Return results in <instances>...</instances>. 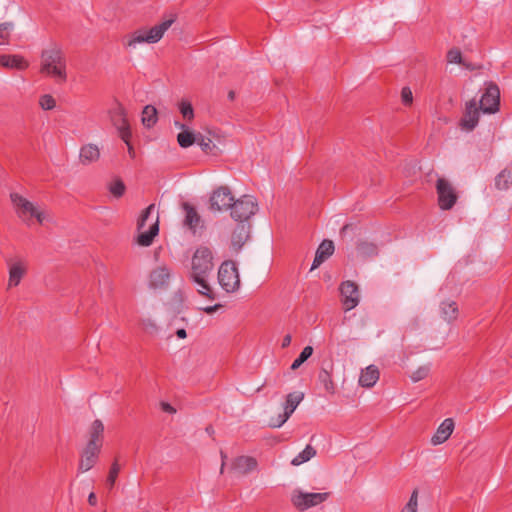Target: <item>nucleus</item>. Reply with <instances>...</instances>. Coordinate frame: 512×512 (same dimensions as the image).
<instances>
[{
	"instance_id": "nucleus-23",
	"label": "nucleus",
	"mask_w": 512,
	"mask_h": 512,
	"mask_svg": "<svg viewBox=\"0 0 512 512\" xmlns=\"http://www.w3.org/2000/svg\"><path fill=\"white\" fill-rule=\"evenodd\" d=\"M159 233V219L158 216L156 219L152 222L149 229L147 231H140L139 235L137 236V244L143 247H148L153 243L154 238Z\"/></svg>"
},
{
	"instance_id": "nucleus-31",
	"label": "nucleus",
	"mask_w": 512,
	"mask_h": 512,
	"mask_svg": "<svg viewBox=\"0 0 512 512\" xmlns=\"http://www.w3.org/2000/svg\"><path fill=\"white\" fill-rule=\"evenodd\" d=\"M157 119L156 108L152 105L145 106L142 112V124L147 128H151L157 123Z\"/></svg>"
},
{
	"instance_id": "nucleus-41",
	"label": "nucleus",
	"mask_w": 512,
	"mask_h": 512,
	"mask_svg": "<svg viewBox=\"0 0 512 512\" xmlns=\"http://www.w3.org/2000/svg\"><path fill=\"white\" fill-rule=\"evenodd\" d=\"M125 189V184L120 179H116L109 185L110 193L117 198L123 196Z\"/></svg>"
},
{
	"instance_id": "nucleus-4",
	"label": "nucleus",
	"mask_w": 512,
	"mask_h": 512,
	"mask_svg": "<svg viewBox=\"0 0 512 512\" xmlns=\"http://www.w3.org/2000/svg\"><path fill=\"white\" fill-rule=\"evenodd\" d=\"M230 215L235 221L245 223L258 211V203L253 196L243 195L233 201Z\"/></svg>"
},
{
	"instance_id": "nucleus-9",
	"label": "nucleus",
	"mask_w": 512,
	"mask_h": 512,
	"mask_svg": "<svg viewBox=\"0 0 512 512\" xmlns=\"http://www.w3.org/2000/svg\"><path fill=\"white\" fill-rule=\"evenodd\" d=\"M329 493H305L301 490H294L291 495V502L300 511L307 510L324 502Z\"/></svg>"
},
{
	"instance_id": "nucleus-30",
	"label": "nucleus",
	"mask_w": 512,
	"mask_h": 512,
	"mask_svg": "<svg viewBox=\"0 0 512 512\" xmlns=\"http://www.w3.org/2000/svg\"><path fill=\"white\" fill-rule=\"evenodd\" d=\"M441 317L451 323L458 318L459 310L455 301H443L440 305Z\"/></svg>"
},
{
	"instance_id": "nucleus-35",
	"label": "nucleus",
	"mask_w": 512,
	"mask_h": 512,
	"mask_svg": "<svg viewBox=\"0 0 512 512\" xmlns=\"http://www.w3.org/2000/svg\"><path fill=\"white\" fill-rule=\"evenodd\" d=\"M313 353V348L311 346H306L300 355L293 361L291 365L292 370L298 369L309 357H311Z\"/></svg>"
},
{
	"instance_id": "nucleus-47",
	"label": "nucleus",
	"mask_w": 512,
	"mask_h": 512,
	"mask_svg": "<svg viewBox=\"0 0 512 512\" xmlns=\"http://www.w3.org/2000/svg\"><path fill=\"white\" fill-rule=\"evenodd\" d=\"M33 217L36 218L39 224H43L44 221L47 219L46 214L43 211H40L38 208H36V213L33 214Z\"/></svg>"
},
{
	"instance_id": "nucleus-16",
	"label": "nucleus",
	"mask_w": 512,
	"mask_h": 512,
	"mask_svg": "<svg viewBox=\"0 0 512 512\" xmlns=\"http://www.w3.org/2000/svg\"><path fill=\"white\" fill-rule=\"evenodd\" d=\"M182 208L185 212V218L183 224L187 227L193 234H196L199 228H203V223L200 215L193 205L188 202L182 203Z\"/></svg>"
},
{
	"instance_id": "nucleus-1",
	"label": "nucleus",
	"mask_w": 512,
	"mask_h": 512,
	"mask_svg": "<svg viewBox=\"0 0 512 512\" xmlns=\"http://www.w3.org/2000/svg\"><path fill=\"white\" fill-rule=\"evenodd\" d=\"M213 267V253L211 249L207 246H199L192 256L190 278L198 285V293L212 300L214 295L208 283V277Z\"/></svg>"
},
{
	"instance_id": "nucleus-8",
	"label": "nucleus",
	"mask_w": 512,
	"mask_h": 512,
	"mask_svg": "<svg viewBox=\"0 0 512 512\" xmlns=\"http://www.w3.org/2000/svg\"><path fill=\"white\" fill-rule=\"evenodd\" d=\"M304 398L303 392H292L286 396L284 402V412L279 414L277 417H272L268 423L271 428H280L286 421L291 417L295 409L301 403Z\"/></svg>"
},
{
	"instance_id": "nucleus-33",
	"label": "nucleus",
	"mask_w": 512,
	"mask_h": 512,
	"mask_svg": "<svg viewBox=\"0 0 512 512\" xmlns=\"http://www.w3.org/2000/svg\"><path fill=\"white\" fill-rule=\"evenodd\" d=\"M316 455V450L311 445H307L305 449L300 452L296 457H294L291 461V464L294 466H299Z\"/></svg>"
},
{
	"instance_id": "nucleus-5",
	"label": "nucleus",
	"mask_w": 512,
	"mask_h": 512,
	"mask_svg": "<svg viewBox=\"0 0 512 512\" xmlns=\"http://www.w3.org/2000/svg\"><path fill=\"white\" fill-rule=\"evenodd\" d=\"M218 282L227 293H233L239 289V273L233 261L226 260L220 265L218 270Z\"/></svg>"
},
{
	"instance_id": "nucleus-42",
	"label": "nucleus",
	"mask_w": 512,
	"mask_h": 512,
	"mask_svg": "<svg viewBox=\"0 0 512 512\" xmlns=\"http://www.w3.org/2000/svg\"><path fill=\"white\" fill-rule=\"evenodd\" d=\"M39 105L43 110H52L56 106V101L50 94H45L40 97Z\"/></svg>"
},
{
	"instance_id": "nucleus-59",
	"label": "nucleus",
	"mask_w": 512,
	"mask_h": 512,
	"mask_svg": "<svg viewBox=\"0 0 512 512\" xmlns=\"http://www.w3.org/2000/svg\"><path fill=\"white\" fill-rule=\"evenodd\" d=\"M143 512H149V511H143Z\"/></svg>"
},
{
	"instance_id": "nucleus-26",
	"label": "nucleus",
	"mask_w": 512,
	"mask_h": 512,
	"mask_svg": "<svg viewBox=\"0 0 512 512\" xmlns=\"http://www.w3.org/2000/svg\"><path fill=\"white\" fill-rule=\"evenodd\" d=\"M170 272L166 267H158L150 273L149 283L152 288H161L168 284Z\"/></svg>"
},
{
	"instance_id": "nucleus-28",
	"label": "nucleus",
	"mask_w": 512,
	"mask_h": 512,
	"mask_svg": "<svg viewBox=\"0 0 512 512\" xmlns=\"http://www.w3.org/2000/svg\"><path fill=\"white\" fill-rule=\"evenodd\" d=\"M379 370L376 366L370 365L362 370L361 375L359 377V384L362 387L371 388L376 382L379 380Z\"/></svg>"
},
{
	"instance_id": "nucleus-3",
	"label": "nucleus",
	"mask_w": 512,
	"mask_h": 512,
	"mask_svg": "<svg viewBox=\"0 0 512 512\" xmlns=\"http://www.w3.org/2000/svg\"><path fill=\"white\" fill-rule=\"evenodd\" d=\"M40 71L58 79L60 82L66 81V58L58 45L53 44L42 51Z\"/></svg>"
},
{
	"instance_id": "nucleus-56",
	"label": "nucleus",
	"mask_w": 512,
	"mask_h": 512,
	"mask_svg": "<svg viewBox=\"0 0 512 512\" xmlns=\"http://www.w3.org/2000/svg\"><path fill=\"white\" fill-rule=\"evenodd\" d=\"M221 458H222V461H224V462L227 458V455L223 451H221Z\"/></svg>"
},
{
	"instance_id": "nucleus-48",
	"label": "nucleus",
	"mask_w": 512,
	"mask_h": 512,
	"mask_svg": "<svg viewBox=\"0 0 512 512\" xmlns=\"http://www.w3.org/2000/svg\"><path fill=\"white\" fill-rule=\"evenodd\" d=\"M161 408L164 412H167L170 414H173L176 412V409L173 406H171L169 403H166V402L161 403Z\"/></svg>"
},
{
	"instance_id": "nucleus-25",
	"label": "nucleus",
	"mask_w": 512,
	"mask_h": 512,
	"mask_svg": "<svg viewBox=\"0 0 512 512\" xmlns=\"http://www.w3.org/2000/svg\"><path fill=\"white\" fill-rule=\"evenodd\" d=\"M100 158V150L95 144L83 145L80 149L79 160L83 165H89L98 161Z\"/></svg>"
},
{
	"instance_id": "nucleus-43",
	"label": "nucleus",
	"mask_w": 512,
	"mask_h": 512,
	"mask_svg": "<svg viewBox=\"0 0 512 512\" xmlns=\"http://www.w3.org/2000/svg\"><path fill=\"white\" fill-rule=\"evenodd\" d=\"M447 62L454 64H463L462 53L458 48H452L447 53Z\"/></svg>"
},
{
	"instance_id": "nucleus-36",
	"label": "nucleus",
	"mask_w": 512,
	"mask_h": 512,
	"mask_svg": "<svg viewBox=\"0 0 512 512\" xmlns=\"http://www.w3.org/2000/svg\"><path fill=\"white\" fill-rule=\"evenodd\" d=\"M119 472H120V465L118 463V460L115 459V461L112 463V465L110 467V470H109V473L107 476V480H106V483H107V486L109 487V489H112L114 487Z\"/></svg>"
},
{
	"instance_id": "nucleus-15",
	"label": "nucleus",
	"mask_w": 512,
	"mask_h": 512,
	"mask_svg": "<svg viewBox=\"0 0 512 512\" xmlns=\"http://www.w3.org/2000/svg\"><path fill=\"white\" fill-rule=\"evenodd\" d=\"M480 108L477 107L475 99L466 103V108L463 117L460 120V126L463 130L472 131L479 122Z\"/></svg>"
},
{
	"instance_id": "nucleus-22",
	"label": "nucleus",
	"mask_w": 512,
	"mask_h": 512,
	"mask_svg": "<svg viewBox=\"0 0 512 512\" xmlns=\"http://www.w3.org/2000/svg\"><path fill=\"white\" fill-rule=\"evenodd\" d=\"M334 252V243L331 240H323L319 245L315 258L313 260L311 270L318 268L326 259H328Z\"/></svg>"
},
{
	"instance_id": "nucleus-50",
	"label": "nucleus",
	"mask_w": 512,
	"mask_h": 512,
	"mask_svg": "<svg viewBox=\"0 0 512 512\" xmlns=\"http://www.w3.org/2000/svg\"><path fill=\"white\" fill-rule=\"evenodd\" d=\"M88 503L91 506H95L97 504V498L94 492H91L88 496Z\"/></svg>"
},
{
	"instance_id": "nucleus-12",
	"label": "nucleus",
	"mask_w": 512,
	"mask_h": 512,
	"mask_svg": "<svg viewBox=\"0 0 512 512\" xmlns=\"http://www.w3.org/2000/svg\"><path fill=\"white\" fill-rule=\"evenodd\" d=\"M339 291L341 295V302L345 311H350L359 304V288L355 282L351 280L342 282L340 284Z\"/></svg>"
},
{
	"instance_id": "nucleus-17",
	"label": "nucleus",
	"mask_w": 512,
	"mask_h": 512,
	"mask_svg": "<svg viewBox=\"0 0 512 512\" xmlns=\"http://www.w3.org/2000/svg\"><path fill=\"white\" fill-rule=\"evenodd\" d=\"M100 452V449L85 446L80 455L78 472L85 473L91 470L97 463Z\"/></svg>"
},
{
	"instance_id": "nucleus-38",
	"label": "nucleus",
	"mask_w": 512,
	"mask_h": 512,
	"mask_svg": "<svg viewBox=\"0 0 512 512\" xmlns=\"http://www.w3.org/2000/svg\"><path fill=\"white\" fill-rule=\"evenodd\" d=\"M196 143L201 147L202 151L205 153L212 152V150L216 147L209 137H205L201 133H198Z\"/></svg>"
},
{
	"instance_id": "nucleus-11",
	"label": "nucleus",
	"mask_w": 512,
	"mask_h": 512,
	"mask_svg": "<svg viewBox=\"0 0 512 512\" xmlns=\"http://www.w3.org/2000/svg\"><path fill=\"white\" fill-rule=\"evenodd\" d=\"M500 90L498 86L490 82L487 84L484 94L480 99V109L484 113L493 114L499 110Z\"/></svg>"
},
{
	"instance_id": "nucleus-10",
	"label": "nucleus",
	"mask_w": 512,
	"mask_h": 512,
	"mask_svg": "<svg viewBox=\"0 0 512 512\" xmlns=\"http://www.w3.org/2000/svg\"><path fill=\"white\" fill-rule=\"evenodd\" d=\"M234 196L228 186H220L215 189L209 199V209L212 211H224L231 208Z\"/></svg>"
},
{
	"instance_id": "nucleus-24",
	"label": "nucleus",
	"mask_w": 512,
	"mask_h": 512,
	"mask_svg": "<svg viewBox=\"0 0 512 512\" xmlns=\"http://www.w3.org/2000/svg\"><path fill=\"white\" fill-rule=\"evenodd\" d=\"M332 374V363H329L326 366H322L318 374L319 382L324 386L325 391L328 392L329 394H334L336 390L335 383L332 379Z\"/></svg>"
},
{
	"instance_id": "nucleus-20",
	"label": "nucleus",
	"mask_w": 512,
	"mask_h": 512,
	"mask_svg": "<svg viewBox=\"0 0 512 512\" xmlns=\"http://www.w3.org/2000/svg\"><path fill=\"white\" fill-rule=\"evenodd\" d=\"M250 235V224L239 223L234 229L231 237V245L233 249L238 252L245 242L248 240Z\"/></svg>"
},
{
	"instance_id": "nucleus-7",
	"label": "nucleus",
	"mask_w": 512,
	"mask_h": 512,
	"mask_svg": "<svg viewBox=\"0 0 512 512\" xmlns=\"http://www.w3.org/2000/svg\"><path fill=\"white\" fill-rule=\"evenodd\" d=\"M108 115L112 125L117 129L120 138L128 143V139H131V129L127 119V113L123 105L115 101L113 106L108 110Z\"/></svg>"
},
{
	"instance_id": "nucleus-49",
	"label": "nucleus",
	"mask_w": 512,
	"mask_h": 512,
	"mask_svg": "<svg viewBox=\"0 0 512 512\" xmlns=\"http://www.w3.org/2000/svg\"><path fill=\"white\" fill-rule=\"evenodd\" d=\"M291 335L290 334H287L286 336H284L283 340H282V348H286L290 345L291 343Z\"/></svg>"
},
{
	"instance_id": "nucleus-6",
	"label": "nucleus",
	"mask_w": 512,
	"mask_h": 512,
	"mask_svg": "<svg viewBox=\"0 0 512 512\" xmlns=\"http://www.w3.org/2000/svg\"><path fill=\"white\" fill-rule=\"evenodd\" d=\"M435 189L439 208L441 210H451L458 200V194L454 185L445 177H438Z\"/></svg>"
},
{
	"instance_id": "nucleus-44",
	"label": "nucleus",
	"mask_w": 512,
	"mask_h": 512,
	"mask_svg": "<svg viewBox=\"0 0 512 512\" xmlns=\"http://www.w3.org/2000/svg\"><path fill=\"white\" fill-rule=\"evenodd\" d=\"M13 27L11 22L0 23V40L7 43L10 38V31Z\"/></svg>"
},
{
	"instance_id": "nucleus-34",
	"label": "nucleus",
	"mask_w": 512,
	"mask_h": 512,
	"mask_svg": "<svg viewBox=\"0 0 512 512\" xmlns=\"http://www.w3.org/2000/svg\"><path fill=\"white\" fill-rule=\"evenodd\" d=\"M512 185V174L503 170L495 178V186L499 190H507Z\"/></svg>"
},
{
	"instance_id": "nucleus-21",
	"label": "nucleus",
	"mask_w": 512,
	"mask_h": 512,
	"mask_svg": "<svg viewBox=\"0 0 512 512\" xmlns=\"http://www.w3.org/2000/svg\"><path fill=\"white\" fill-rule=\"evenodd\" d=\"M103 433L104 425L102 421L99 419L94 420L90 427L89 441L86 446L101 450L103 444Z\"/></svg>"
},
{
	"instance_id": "nucleus-14",
	"label": "nucleus",
	"mask_w": 512,
	"mask_h": 512,
	"mask_svg": "<svg viewBox=\"0 0 512 512\" xmlns=\"http://www.w3.org/2000/svg\"><path fill=\"white\" fill-rule=\"evenodd\" d=\"M7 263L9 265L8 289H10L20 284L22 278L27 273L28 264L22 258L10 259Z\"/></svg>"
},
{
	"instance_id": "nucleus-37",
	"label": "nucleus",
	"mask_w": 512,
	"mask_h": 512,
	"mask_svg": "<svg viewBox=\"0 0 512 512\" xmlns=\"http://www.w3.org/2000/svg\"><path fill=\"white\" fill-rule=\"evenodd\" d=\"M179 110L183 118L187 121H191L194 118V109L192 104L187 100H182L179 103Z\"/></svg>"
},
{
	"instance_id": "nucleus-27",
	"label": "nucleus",
	"mask_w": 512,
	"mask_h": 512,
	"mask_svg": "<svg viewBox=\"0 0 512 512\" xmlns=\"http://www.w3.org/2000/svg\"><path fill=\"white\" fill-rule=\"evenodd\" d=\"M0 66L9 69L24 70L28 62L20 55H0Z\"/></svg>"
},
{
	"instance_id": "nucleus-52",
	"label": "nucleus",
	"mask_w": 512,
	"mask_h": 512,
	"mask_svg": "<svg viewBox=\"0 0 512 512\" xmlns=\"http://www.w3.org/2000/svg\"><path fill=\"white\" fill-rule=\"evenodd\" d=\"M127 147H128V154L131 158H135L136 154H135V150L133 148V146L131 145L130 143V139H128V143H126Z\"/></svg>"
},
{
	"instance_id": "nucleus-2",
	"label": "nucleus",
	"mask_w": 512,
	"mask_h": 512,
	"mask_svg": "<svg viewBox=\"0 0 512 512\" xmlns=\"http://www.w3.org/2000/svg\"><path fill=\"white\" fill-rule=\"evenodd\" d=\"M177 20L176 14H170L167 18L163 19L159 24L146 29H138L133 33L129 34L125 40L126 47L135 48L137 44H154L159 42L164 36L165 32L172 26Z\"/></svg>"
},
{
	"instance_id": "nucleus-46",
	"label": "nucleus",
	"mask_w": 512,
	"mask_h": 512,
	"mask_svg": "<svg viewBox=\"0 0 512 512\" xmlns=\"http://www.w3.org/2000/svg\"><path fill=\"white\" fill-rule=\"evenodd\" d=\"M417 506H418V489H414L408 503L405 505L404 508L415 510L417 512Z\"/></svg>"
},
{
	"instance_id": "nucleus-55",
	"label": "nucleus",
	"mask_w": 512,
	"mask_h": 512,
	"mask_svg": "<svg viewBox=\"0 0 512 512\" xmlns=\"http://www.w3.org/2000/svg\"><path fill=\"white\" fill-rule=\"evenodd\" d=\"M206 431L209 433V434H212L214 432L213 428L211 426L207 427L206 428Z\"/></svg>"
},
{
	"instance_id": "nucleus-57",
	"label": "nucleus",
	"mask_w": 512,
	"mask_h": 512,
	"mask_svg": "<svg viewBox=\"0 0 512 512\" xmlns=\"http://www.w3.org/2000/svg\"><path fill=\"white\" fill-rule=\"evenodd\" d=\"M224 467H225V462L222 461L221 468H220V473L221 474L224 472Z\"/></svg>"
},
{
	"instance_id": "nucleus-53",
	"label": "nucleus",
	"mask_w": 512,
	"mask_h": 512,
	"mask_svg": "<svg viewBox=\"0 0 512 512\" xmlns=\"http://www.w3.org/2000/svg\"><path fill=\"white\" fill-rule=\"evenodd\" d=\"M176 335H177V337H178V338H180V339H184V338H186L187 333H186V330H185V329L181 328V329H178V330L176 331Z\"/></svg>"
},
{
	"instance_id": "nucleus-19",
	"label": "nucleus",
	"mask_w": 512,
	"mask_h": 512,
	"mask_svg": "<svg viewBox=\"0 0 512 512\" xmlns=\"http://www.w3.org/2000/svg\"><path fill=\"white\" fill-rule=\"evenodd\" d=\"M454 421L452 418H446L437 428L436 433L431 438L433 445H440L446 442L454 431Z\"/></svg>"
},
{
	"instance_id": "nucleus-51",
	"label": "nucleus",
	"mask_w": 512,
	"mask_h": 512,
	"mask_svg": "<svg viewBox=\"0 0 512 512\" xmlns=\"http://www.w3.org/2000/svg\"><path fill=\"white\" fill-rule=\"evenodd\" d=\"M221 305L220 304H216L214 306H210V307H206L204 308V311L207 313V314H212L214 313L218 308H220Z\"/></svg>"
},
{
	"instance_id": "nucleus-58",
	"label": "nucleus",
	"mask_w": 512,
	"mask_h": 512,
	"mask_svg": "<svg viewBox=\"0 0 512 512\" xmlns=\"http://www.w3.org/2000/svg\"><path fill=\"white\" fill-rule=\"evenodd\" d=\"M347 228H348V225H345V226L342 228V230L344 231V230H346Z\"/></svg>"
},
{
	"instance_id": "nucleus-39",
	"label": "nucleus",
	"mask_w": 512,
	"mask_h": 512,
	"mask_svg": "<svg viewBox=\"0 0 512 512\" xmlns=\"http://www.w3.org/2000/svg\"><path fill=\"white\" fill-rule=\"evenodd\" d=\"M430 372V365L425 364L420 367H418L412 374L410 375V378L413 382H418L423 379H425Z\"/></svg>"
},
{
	"instance_id": "nucleus-18",
	"label": "nucleus",
	"mask_w": 512,
	"mask_h": 512,
	"mask_svg": "<svg viewBox=\"0 0 512 512\" xmlns=\"http://www.w3.org/2000/svg\"><path fill=\"white\" fill-rule=\"evenodd\" d=\"M257 467L258 462L256 458L252 456H238L233 460L231 465V468L241 475H247L256 470Z\"/></svg>"
},
{
	"instance_id": "nucleus-40",
	"label": "nucleus",
	"mask_w": 512,
	"mask_h": 512,
	"mask_svg": "<svg viewBox=\"0 0 512 512\" xmlns=\"http://www.w3.org/2000/svg\"><path fill=\"white\" fill-rule=\"evenodd\" d=\"M155 209V205L154 204H150L146 209H144L140 215V217L138 218V221H137V229L138 231H141L144 229L145 227V224H146V221L149 219L151 213L154 211Z\"/></svg>"
},
{
	"instance_id": "nucleus-29",
	"label": "nucleus",
	"mask_w": 512,
	"mask_h": 512,
	"mask_svg": "<svg viewBox=\"0 0 512 512\" xmlns=\"http://www.w3.org/2000/svg\"><path fill=\"white\" fill-rule=\"evenodd\" d=\"M175 125L182 129V131L177 135V141L180 147L188 148L194 143H196L198 133L195 134L190 130L186 129V126L183 123L175 122Z\"/></svg>"
},
{
	"instance_id": "nucleus-45",
	"label": "nucleus",
	"mask_w": 512,
	"mask_h": 512,
	"mask_svg": "<svg viewBox=\"0 0 512 512\" xmlns=\"http://www.w3.org/2000/svg\"><path fill=\"white\" fill-rule=\"evenodd\" d=\"M401 99L404 105H411L413 102V94L409 87H403L401 91Z\"/></svg>"
},
{
	"instance_id": "nucleus-54",
	"label": "nucleus",
	"mask_w": 512,
	"mask_h": 512,
	"mask_svg": "<svg viewBox=\"0 0 512 512\" xmlns=\"http://www.w3.org/2000/svg\"><path fill=\"white\" fill-rule=\"evenodd\" d=\"M228 98H229V100L233 101L235 99V92L234 91H229Z\"/></svg>"
},
{
	"instance_id": "nucleus-32",
	"label": "nucleus",
	"mask_w": 512,
	"mask_h": 512,
	"mask_svg": "<svg viewBox=\"0 0 512 512\" xmlns=\"http://www.w3.org/2000/svg\"><path fill=\"white\" fill-rule=\"evenodd\" d=\"M357 251L361 256L365 258H371L378 255L377 245L367 241L359 242L357 244Z\"/></svg>"
},
{
	"instance_id": "nucleus-13",
	"label": "nucleus",
	"mask_w": 512,
	"mask_h": 512,
	"mask_svg": "<svg viewBox=\"0 0 512 512\" xmlns=\"http://www.w3.org/2000/svg\"><path fill=\"white\" fill-rule=\"evenodd\" d=\"M10 199L15 207L18 217L29 225L30 220L33 218V214L36 213L37 207L18 193H11Z\"/></svg>"
}]
</instances>
